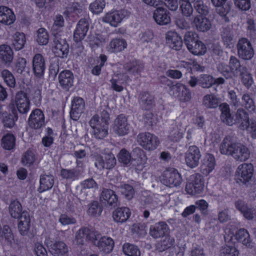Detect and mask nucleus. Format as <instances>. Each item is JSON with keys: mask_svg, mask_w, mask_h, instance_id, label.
Wrapping results in <instances>:
<instances>
[{"mask_svg": "<svg viewBox=\"0 0 256 256\" xmlns=\"http://www.w3.org/2000/svg\"><path fill=\"white\" fill-rule=\"evenodd\" d=\"M222 154L232 156L235 160L244 162L250 158L249 148L240 142H234L230 136H226L220 146Z\"/></svg>", "mask_w": 256, "mask_h": 256, "instance_id": "f257e3e1", "label": "nucleus"}, {"mask_svg": "<svg viewBox=\"0 0 256 256\" xmlns=\"http://www.w3.org/2000/svg\"><path fill=\"white\" fill-rule=\"evenodd\" d=\"M184 42L188 49L194 55H203L206 51V48L201 41L198 38L196 34L188 32L184 36Z\"/></svg>", "mask_w": 256, "mask_h": 256, "instance_id": "f03ea898", "label": "nucleus"}, {"mask_svg": "<svg viewBox=\"0 0 256 256\" xmlns=\"http://www.w3.org/2000/svg\"><path fill=\"white\" fill-rule=\"evenodd\" d=\"M238 55L244 60H250L254 56V51L250 42L246 38H240L236 44Z\"/></svg>", "mask_w": 256, "mask_h": 256, "instance_id": "7ed1b4c3", "label": "nucleus"}, {"mask_svg": "<svg viewBox=\"0 0 256 256\" xmlns=\"http://www.w3.org/2000/svg\"><path fill=\"white\" fill-rule=\"evenodd\" d=\"M137 142L146 150H152L156 148L159 144L157 136L150 132H142L138 134Z\"/></svg>", "mask_w": 256, "mask_h": 256, "instance_id": "20e7f679", "label": "nucleus"}, {"mask_svg": "<svg viewBox=\"0 0 256 256\" xmlns=\"http://www.w3.org/2000/svg\"><path fill=\"white\" fill-rule=\"evenodd\" d=\"M161 182L166 186L170 187H177L182 182L181 174L176 169H171L164 171L161 178Z\"/></svg>", "mask_w": 256, "mask_h": 256, "instance_id": "39448f33", "label": "nucleus"}, {"mask_svg": "<svg viewBox=\"0 0 256 256\" xmlns=\"http://www.w3.org/2000/svg\"><path fill=\"white\" fill-rule=\"evenodd\" d=\"M92 160L95 167L100 170L104 169L110 170L114 168L116 163L114 155L112 154H104L105 163H102V156L96 154L92 156Z\"/></svg>", "mask_w": 256, "mask_h": 256, "instance_id": "423d86ee", "label": "nucleus"}, {"mask_svg": "<svg viewBox=\"0 0 256 256\" xmlns=\"http://www.w3.org/2000/svg\"><path fill=\"white\" fill-rule=\"evenodd\" d=\"M204 187L202 176L196 174L190 176V182L186 184V190L191 195L200 194Z\"/></svg>", "mask_w": 256, "mask_h": 256, "instance_id": "0eeeda50", "label": "nucleus"}, {"mask_svg": "<svg viewBox=\"0 0 256 256\" xmlns=\"http://www.w3.org/2000/svg\"><path fill=\"white\" fill-rule=\"evenodd\" d=\"M171 94L181 102H189L192 98L190 89L184 84L178 82L170 86Z\"/></svg>", "mask_w": 256, "mask_h": 256, "instance_id": "6e6552de", "label": "nucleus"}, {"mask_svg": "<svg viewBox=\"0 0 256 256\" xmlns=\"http://www.w3.org/2000/svg\"><path fill=\"white\" fill-rule=\"evenodd\" d=\"M100 238V234L96 232L84 227L80 229L76 234V242L78 245H83L84 242L97 240Z\"/></svg>", "mask_w": 256, "mask_h": 256, "instance_id": "1a4fd4ad", "label": "nucleus"}, {"mask_svg": "<svg viewBox=\"0 0 256 256\" xmlns=\"http://www.w3.org/2000/svg\"><path fill=\"white\" fill-rule=\"evenodd\" d=\"M201 158L199 148L196 146H190L185 154V161L186 165L190 168L196 167Z\"/></svg>", "mask_w": 256, "mask_h": 256, "instance_id": "9d476101", "label": "nucleus"}, {"mask_svg": "<svg viewBox=\"0 0 256 256\" xmlns=\"http://www.w3.org/2000/svg\"><path fill=\"white\" fill-rule=\"evenodd\" d=\"M54 46L53 51L55 55L61 58L66 57L69 52V46L66 40L56 34L54 39Z\"/></svg>", "mask_w": 256, "mask_h": 256, "instance_id": "9b49d317", "label": "nucleus"}, {"mask_svg": "<svg viewBox=\"0 0 256 256\" xmlns=\"http://www.w3.org/2000/svg\"><path fill=\"white\" fill-rule=\"evenodd\" d=\"M254 166L252 164L244 163L240 164L236 172L240 180L243 184L250 182L253 176Z\"/></svg>", "mask_w": 256, "mask_h": 256, "instance_id": "f8f14e48", "label": "nucleus"}, {"mask_svg": "<svg viewBox=\"0 0 256 256\" xmlns=\"http://www.w3.org/2000/svg\"><path fill=\"white\" fill-rule=\"evenodd\" d=\"M100 200L112 208L117 206L118 203V197L115 192L108 188H103L100 194Z\"/></svg>", "mask_w": 256, "mask_h": 256, "instance_id": "ddd939ff", "label": "nucleus"}, {"mask_svg": "<svg viewBox=\"0 0 256 256\" xmlns=\"http://www.w3.org/2000/svg\"><path fill=\"white\" fill-rule=\"evenodd\" d=\"M32 72L38 78L43 76L46 70V62L44 57L40 54H37L32 58Z\"/></svg>", "mask_w": 256, "mask_h": 256, "instance_id": "4468645a", "label": "nucleus"}, {"mask_svg": "<svg viewBox=\"0 0 256 256\" xmlns=\"http://www.w3.org/2000/svg\"><path fill=\"white\" fill-rule=\"evenodd\" d=\"M89 26L88 20L82 18L79 20L74 32V40L76 42H80L84 38L88 32Z\"/></svg>", "mask_w": 256, "mask_h": 256, "instance_id": "2eb2a0df", "label": "nucleus"}, {"mask_svg": "<svg viewBox=\"0 0 256 256\" xmlns=\"http://www.w3.org/2000/svg\"><path fill=\"white\" fill-rule=\"evenodd\" d=\"M28 124L32 128H41L44 124V116L42 112L40 109L33 110L29 117Z\"/></svg>", "mask_w": 256, "mask_h": 256, "instance_id": "dca6fc26", "label": "nucleus"}, {"mask_svg": "<svg viewBox=\"0 0 256 256\" xmlns=\"http://www.w3.org/2000/svg\"><path fill=\"white\" fill-rule=\"evenodd\" d=\"M85 104L84 100L80 97L74 98L72 102L70 116L74 120H77L84 112Z\"/></svg>", "mask_w": 256, "mask_h": 256, "instance_id": "f3484780", "label": "nucleus"}, {"mask_svg": "<svg viewBox=\"0 0 256 256\" xmlns=\"http://www.w3.org/2000/svg\"><path fill=\"white\" fill-rule=\"evenodd\" d=\"M15 104L20 113L24 114L30 110V100L24 92H18L15 98Z\"/></svg>", "mask_w": 256, "mask_h": 256, "instance_id": "a211bd4d", "label": "nucleus"}, {"mask_svg": "<svg viewBox=\"0 0 256 256\" xmlns=\"http://www.w3.org/2000/svg\"><path fill=\"white\" fill-rule=\"evenodd\" d=\"M192 26L198 32H206L212 26L210 20L204 16H196L192 21Z\"/></svg>", "mask_w": 256, "mask_h": 256, "instance_id": "6ab92c4d", "label": "nucleus"}, {"mask_svg": "<svg viewBox=\"0 0 256 256\" xmlns=\"http://www.w3.org/2000/svg\"><path fill=\"white\" fill-rule=\"evenodd\" d=\"M47 246L49 252L53 256H63L68 252L67 246L62 241H56L54 242L48 243Z\"/></svg>", "mask_w": 256, "mask_h": 256, "instance_id": "aec40b11", "label": "nucleus"}, {"mask_svg": "<svg viewBox=\"0 0 256 256\" xmlns=\"http://www.w3.org/2000/svg\"><path fill=\"white\" fill-rule=\"evenodd\" d=\"M168 234V226L163 222L156 223L150 228V234L154 238H162Z\"/></svg>", "mask_w": 256, "mask_h": 256, "instance_id": "412c9836", "label": "nucleus"}, {"mask_svg": "<svg viewBox=\"0 0 256 256\" xmlns=\"http://www.w3.org/2000/svg\"><path fill=\"white\" fill-rule=\"evenodd\" d=\"M114 130L120 136H124L128 134L130 126L127 118L124 114L119 115L114 120Z\"/></svg>", "mask_w": 256, "mask_h": 256, "instance_id": "4be33fe9", "label": "nucleus"}, {"mask_svg": "<svg viewBox=\"0 0 256 256\" xmlns=\"http://www.w3.org/2000/svg\"><path fill=\"white\" fill-rule=\"evenodd\" d=\"M92 242L98 247L100 251L106 254L110 252L114 246V242L110 237H100L97 240H94Z\"/></svg>", "mask_w": 256, "mask_h": 256, "instance_id": "5701e85b", "label": "nucleus"}, {"mask_svg": "<svg viewBox=\"0 0 256 256\" xmlns=\"http://www.w3.org/2000/svg\"><path fill=\"white\" fill-rule=\"evenodd\" d=\"M124 10H114L106 14L102 20L109 23L112 26L116 27L124 17Z\"/></svg>", "mask_w": 256, "mask_h": 256, "instance_id": "b1692460", "label": "nucleus"}, {"mask_svg": "<svg viewBox=\"0 0 256 256\" xmlns=\"http://www.w3.org/2000/svg\"><path fill=\"white\" fill-rule=\"evenodd\" d=\"M153 17L156 22L160 25H166L170 22L168 12L162 7H159L154 10Z\"/></svg>", "mask_w": 256, "mask_h": 256, "instance_id": "393cba45", "label": "nucleus"}, {"mask_svg": "<svg viewBox=\"0 0 256 256\" xmlns=\"http://www.w3.org/2000/svg\"><path fill=\"white\" fill-rule=\"evenodd\" d=\"M124 68L126 72V74H128L132 76L138 78L140 76V73L144 70V66L139 62L133 61L126 64Z\"/></svg>", "mask_w": 256, "mask_h": 256, "instance_id": "a878e982", "label": "nucleus"}, {"mask_svg": "<svg viewBox=\"0 0 256 256\" xmlns=\"http://www.w3.org/2000/svg\"><path fill=\"white\" fill-rule=\"evenodd\" d=\"M96 117L92 118L89 122L90 126L93 128V134L95 138L102 139L104 138L108 134V126L102 124L96 126L95 124L97 122Z\"/></svg>", "mask_w": 256, "mask_h": 256, "instance_id": "bb28decb", "label": "nucleus"}, {"mask_svg": "<svg viewBox=\"0 0 256 256\" xmlns=\"http://www.w3.org/2000/svg\"><path fill=\"white\" fill-rule=\"evenodd\" d=\"M220 109L221 112L220 120L224 123L230 126L236 124V121L230 113V106L228 104L224 102L220 104Z\"/></svg>", "mask_w": 256, "mask_h": 256, "instance_id": "cd10ccee", "label": "nucleus"}, {"mask_svg": "<svg viewBox=\"0 0 256 256\" xmlns=\"http://www.w3.org/2000/svg\"><path fill=\"white\" fill-rule=\"evenodd\" d=\"M167 44L172 49L180 50L182 46V41L180 36L177 33L168 32L166 34Z\"/></svg>", "mask_w": 256, "mask_h": 256, "instance_id": "c85d7f7f", "label": "nucleus"}, {"mask_svg": "<svg viewBox=\"0 0 256 256\" xmlns=\"http://www.w3.org/2000/svg\"><path fill=\"white\" fill-rule=\"evenodd\" d=\"M74 79L73 74L69 70L62 71L58 76L60 85L66 90L73 86Z\"/></svg>", "mask_w": 256, "mask_h": 256, "instance_id": "c756f323", "label": "nucleus"}, {"mask_svg": "<svg viewBox=\"0 0 256 256\" xmlns=\"http://www.w3.org/2000/svg\"><path fill=\"white\" fill-rule=\"evenodd\" d=\"M215 165L216 162L214 156L211 154H207L202 160L200 166V172L203 174L208 176L213 170Z\"/></svg>", "mask_w": 256, "mask_h": 256, "instance_id": "7c9ffc66", "label": "nucleus"}, {"mask_svg": "<svg viewBox=\"0 0 256 256\" xmlns=\"http://www.w3.org/2000/svg\"><path fill=\"white\" fill-rule=\"evenodd\" d=\"M236 123L240 124L239 128L244 130L249 126V116L247 112L243 108H238L236 112Z\"/></svg>", "mask_w": 256, "mask_h": 256, "instance_id": "2f4dec72", "label": "nucleus"}, {"mask_svg": "<svg viewBox=\"0 0 256 256\" xmlns=\"http://www.w3.org/2000/svg\"><path fill=\"white\" fill-rule=\"evenodd\" d=\"M131 212L130 210L126 207L117 208L112 212V218L114 222L123 223L130 218Z\"/></svg>", "mask_w": 256, "mask_h": 256, "instance_id": "473e14b6", "label": "nucleus"}, {"mask_svg": "<svg viewBox=\"0 0 256 256\" xmlns=\"http://www.w3.org/2000/svg\"><path fill=\"white\" fill-rule=\"evenodd\" d=\"M15 16L12 10L5 6H0V22L10 25L15 20Z\"/></svg>", "mask_w": 256, "mask_h": 256, "instance_id": "72a5a7b5", "label": "nucleus"}, {"mask_svg": "<svg viewBox=\"0 0 256 256\" xmlns=\"http://www.w3.org/2000/svg\"><path fill=\"white\" fill-rule=\"evenodd\" d=\"M241 104L246 110L254 112L256 110L254 94L250 92L244 93L241 98Z\"/></svg>", "mask_w": 256, "mask_h": 256, "instance_id": "f704fd0d", "label": "nucleus"}, {"mask_svg": "<svg viewBox=\"0 0 256 256\" xmlns=\"http://www.w3.org/2000/svg\"><path fill=\"white\" fill-rule=\"evenodd\" d=\"M14 58V53L10 46L6 44L0 46V60L5 64L12 62Z\"/></svg>", "mask_w": 256, "mask_h": 256, "instance_id": "c9c22d12", "label": "nucleus"}, {"mask_svg": "<svg viewBox=\"0 0 256 256\" xmlns=\"http://www.w3.org/2000/svg\"><path fill=\"white\" fill-rule=\"evenodd\" d=\"M202 105L207 108H215L220 106V99L214 94L205 95L202 100Z\"/></svg>", "mask_w": 256, "mask_h": 256, "instance_id": "e433bc0d", "label": "nucleus"}, {"mask_svg": "<svg viewBox=\"0 0 256 256\" xmlns=\"http://www.w3.org/2000/svg\"><path fill=\"white\" fill-rule=\"evenodd\" d=\"M40 186L39 191L42 192L50 189L54 184V178L51 174L40 176Z\"/></svg>", "mask_w": 256, "mask_h": 256, "instance_id": "4c0bfd02", "label": "nucleus"}, {"mask_svg": "<svg viewBox=\"0 0 256 256\" xmlns=\"http://www.w3.org/2000/svg\"><path fill=\"white\" fill-rule=\"evenodd\" d=\"M236 238L248 248H252V244L248 232L244 228H240L236 234Z\"/></svg>", "mask_w": 256, "mask_h": 256, "instance_id": "58836bf2", "label": "nucleus"}, {"mask_svg": "<svg viewBox=\"0 0 256 256\" xmlns=\"http://www.w3.org/2000/svg\"><path fill=\"white\" fill-rule=\"evenodd\" d=\"M140 102L144 109L150 110L154 105V97L148 92H142L140 94Z\"/></svg>", "mask_w": 256, "mask_h": 256, "instance_id": "ea45409f", "label": "nucleus"}, {"mask_svg": "<svg viewBox=\"0 0 256 256\" xmlns=\"http://www.w3.org/2000/svg\"><path fill=\"white\" fill-rule=\"evenodd\" d=\"M126 42L124 39H113L109 44V50L112 52H118L126 48Z\"/></svg>", "mask_w": 256, "mask_h": 256, "instance_id": "a19ab883", "label": "nucleus"}, {"mask_svg": "<svg viewBox=\"0 0 256 256\" xmlns=\"http://www.w3.org/2000/svg\"><path fill=\"white\" fill-rule=\"evenodd\" d=\"M26 42L24 34L16 32L12 36V45L16 50H20L24 47Z\"/></svg>", "mask_w": 256, "mask_h": 256, "instance_id": "79ce46f5", "label": "nucleus"}, {"mask_svg": "<svg viewBox=\"0 0 256 256\" xmlns=\"http://www.w3.org/2000/svg\"><path fill=\"white\" fill-rule=\"evenodd\" d=\"M174 242L173 238L168 234L162 237V240L156 244V249L159 252H162L170 248Z\"/></svg>", "mask_w": 256, "mask_h": 256, "instance_id": "37998d69", "label": "nucleus"}, {"mask_svg": "<svg viewBox=\"0 0 256 256\" xmlns=\"http://www.w3.org/2000/svg\"><path fill=\"white\" fill-rule=\"evenodd\" d=\"M242 84L244 86L249 89L254 83V80L252 74L248 72V68H246L243 71L239 73Z\"/></svg>", "mask_w": 256, "mask_h": 256, "instance_id": "c03bdc74", "label": "nucleus"}, {"mask_svg": "<svg viewBox=\"0 0 256 256\" xmlns=\"http://www.w3.org/2000/svg\"><path fill=\"white\" fill-rule=\"evenodd\" d=\"M22 208L20 203L18 200L11 202L9 206V211L10 216L14 218H18L22 213Z\"/></svg>", "mask_w": 256, "mask_h": 256, "instance_id": "a18cd8bd", "label": "nucleus"}, {"mask_svg": "<svg viewBox=\"0 0 256 256\" xmlns=\"http://www.w3.org/2000/svg\"><path fill=\"white\" fill-rule=\"evenodd\" d=\"M228 68L234 75L235 72L239 74L246 67L241 65L240 60L236 56H231L228 63Z\"/></svg>", "mask_w": 256, "mask_h": 256, "instance_id": "49530a36", "label": "nucleus"}, {"mask_svg": "<svg viewBox=\"0 0 256 256\" xmlns=\"http://www.w3.org/2000/svg\"><path fill=\"white\" fill-rule=\"evenodd\" d=\"M122 251L127 256H140V252L138 247L130 243H125L123 245Z\"/></svg>", "mask_w": 256, "mask_h": 256, "instance_id": "de8ad7c7", "label": "nucleus"}, {"mask_svg": "<svg viewBox=\"0 0 256 256\" xmlns=\"http://www.w3.org/2000/svg\"><path fill=\"white\" fill-rule=\"evenodd\" d=\"M86 40L92 48H97L105 42L104 38L100 34L96 36L89 34Z\"/></svg>", "mask_w": 256, "mask_h": 256, "instance_id": "09e8293b", "label": "nucleus"}, {"mask_svg": "<svg viewBox=\"0 0 256 256\" xmlns=\"http://www.w3.org/2000/svg\"><path fill=\"white\" fill-rule=\"evenodd\" d=\"M16 138L12 134H8L2 139V145L6 150H10L15 146Z\"/></svg>", "mask_w": 256, "mask_h": 256, "instance_id": "8fccbe9b", "label": "nucleus"}, {"mask_svg": "<svg viewBox=\"0 0 256 256\" xmlns=\"http://www.w3.org/2000/svg\"><path fill=\"white\" fill-rule=\"evenodd\" d=\"M216 8V12L222 17H224L226 22H228V19L226 15L230 10L231 5L226 2H223L218 6H214Z\"/></svg>", "mask_w": 256, "mask_h": 256, "instance_id": "3c124183", "label": "nucleus"}, {"mask_svg": "<svg viewBox=\"0 0 256 256\" xmlns=\"http://www.w3.org/2000/svg\"><path fill=\"white\" fill-rule=\"evenodd\" d=\"M36 40L40 45H46L49 40V35L44 28H40L36 32Z\"/></svg>", "mask_w": 256, "mask_h": 256, "instance_id": "603ef678", "label": "nucleus"}, {"mask_svg": "<svg viewBox=\"0 0 256 256\" xmlns=\"http://www.w3.org/2000/svg\"><path fill=\"white\" fill-rule=\"evenodd\" d=\"M1 76L6 84L11 88L16 85V80L12 74L8 70H4L1 72Z\"/></svg>", "mask_w": 256, "mask_h": 256, "instance_id": "864d4df0", "label": "nucleus"}, {"mask_svg": "<svg viewBox=\"0 0 256 256\" xmlns=\"http://www.w3.org/2000/svg\"><path fill=\"white\" fill-rule=\"evenodd\" d=\"M102 211V206L97 201H94L89 204L88 214L93 216H100Z\"/></svg>", "mask_w": 256, "mask_h": 256, "instance_id": "5fc2aeb1", "label": "nucleus"}, {"mask_svg": "<svg viewBox=\"0 0 256 256\" xmlns=\"http://www.w3.org/2000/svg\"><path fill=\"white\" fill-rule=\"evenodd\" d=\"M106 6L104 0H95L90 5V11L95 14L102 12Z\"/></svg>", "mask_w": 256, "mask_h": 256, "instance_id": "6e6d98bb", "label": "nucleus"}, {"mask_svg": "<svg viewBox=\"0 0 256 256\" xmlns=\"http://www.w3.org/2000/svg\"><path fill=\"white\" fill-rule=\"evenodd\" d=\"M195 10L200 14V16H206L209 13V8L202 0H197L194 4Z\"/></svg>", "mask_w": 256, "mask_h": 256, "instance_id": "4d7b16f0", "label": "nucleus"}, {"mask_svg": "<svg viewBox=\"0 0 256 256\" xmlns=\"http://www.w3.org/2000/svg\"><path fill=\"white\" fill-rule=\"evenodd\" d=\"M213 77L209 74H201L199 77V85L202 88H208L212 86Z\"/></svg>", "mask_w": 256, "mask_h": 256, "instance_id": "13d9d810", "label": "nucleus"}, {"mask_svg": "<svg viewBox=\"0 0 256 256\" xmlns=\"http://www.w3.org/2000/svg\"><path fill=\"white\" fill-rule=\"evenodd\" d=\"M118 161L124 165L128 166L131 162L132 156L129 152L126 149H122L118 155Z\"/></svg>", "mask_w": 256, "mask_h": 256, "instance_id": "bf43d9fd", "label": "nucleus"}, {"mask_svg": "<svg viewBox=\"0 0 256 256\" xmlns=\"http://www.w3.org/2000/svg\"><path fill=\"white\" fill-rule=\"evenodd\" d=\"M238 250L234 246H225L220 250V256H238Z\"/></svg>", "mask_w": 256, "mask_h": 256, "instance_id": "052dcab7", "label": "nucleus"}, {"mask_svg": "<svg viewBox=\"0 0 256 256\" xmlns=\"http://www.w3.org/2000/svg\"><path fill=\"white\" fill-rule=\"evenodd\" d=\"M35 161V155L33 152L28 150L23 154L22 162L25 166H30Z\"/></svg>", "mask_w": 256, "mask_h": 256, "instance_id": "680f3d73", "label": "nucleus"}, {"mask_svg": "<svg viewBox=\"0 0 256 256\" xmlns=\"http://www.w3.org/2000/svg\"><path fill=\"white\" fill-rule=\"evenodd\" d=\"M190 2L186 0L180 2L182 13L184 16L186 17L190 16L193 12V8Z\"/></svg>", "mask_w": 256, "mask_h": 256, "instance_id": "e2e57ef3", "label": "nucleus"}, {"mask_svg": "<svg viewBox=\"0 0 256 256\" xmlns=\"http://www.w3.org/2000/svg\"><path fill=\"white\" fill-rule=\"evenodd\" d=\"M60 174L64 178L75 180L80 176V172L74 169H62Z\"/></svg>", "mask_w": 256, "mask_h": 256, "instance_id": "0e129e2a", "label": "nucleus"}, {"mask_svg": "<svg viewBox=\"0 0 256 256\" xmlns=\"http://www.w3.org/2000/svg\"><path fill=\"white\" fill-rule=\"evenodd\" d=\"M120 188L122 194L124 195L126 198L128 200H131L133 198L134 194V190L132 186L125 184L122 186Z\"/></svg>", "mask_w": 256, "mask_h": 256, "instance_id": "69168bd1", "label": "nucleus"}, {"mask_svg": "<svg viewBox=\"0 0 256 256\" xmlns=\"http://www.w3.org/2000/svg\"><path fill=\"white\" fill-rule=\"evenodd\" d=\"M236 8L242 10H248L250 8V0H233Z\"/></svg>", "mask_w": 256, "mask_h": 256, "instance_id": "338daca9", "label": "nucleus"}, {"mask_svg": "<svg viewBox=\"0 0 256 256\" xmlns=\"http://www.w3.org/2000/svg\"><path fill=\"white\" fill-rule=\"evenodd\" d=\"M228 66L224 65L222 64H219L218 67V71L226 78V79L232 78L234 76L232 72L228 68Z\"/></svg>", "mask_w": 256, "mask_h": 256, "instance_id": "774afa93", "label": "nucleus"}]
</instances>
